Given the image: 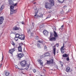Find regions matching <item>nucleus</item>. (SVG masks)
Here are the masks:
<instances>
[{"mask_svg": "<svg viewBox=\"0 0 76 76\" xmlns=\"http://www.w3.org/2000/svg\"><path fill=\"white\" fill-rule=\"evenodd\" d=\"M54 37H50V38L49 39V40L50 41L52 42H54L56 41V38L58 37V35L57 34H56V33H54V34H53Z\"/></svg>", "mask_w": 76, "mask_h": 76, "instance_id": "nucleus-1", "label": "nucleus"}, {"mask_svg": "<svg viewBox=\"0 0 76 76\" xmlns=\"http://www.w3.org/2000/svg\"><path fill=\"white\" fill-rule=\"evenodd\" d=\"M13 5H11L10 6V15H12L13 13H16L17 12V10H14V6Z\"/></svg>", "mask_w": 76, "mask_h": 76, "instance_id": "nucleus-2", "label": "nucleus"}, {"mask_svg": "<svg viewBox=\"0 0 76 76\" xmlns=\"http://www.w3.org/2000/svg\"><path fill=\"white\" fill-rule=\"evenodd\" d=\"M52 6L50 3L48 2L45 3V7L46 9H50Z\"/></svg>", "mask_w": 76, "mask_h": 76, "instance_id": "nucleus-3", "label": "nucleus"}, {"mask_svg": "<svg viewBox=\"0 0 76 76\" xmlns=\"http://www.w3.org/2000/svg\"><path fill=\"white\" fill-rule=\"evenodd\" d=\"M26 61L25 60H23L20 62V64L21 65L22 67H25L26 66Z\"/></svg>", "mask_w": 76, "mask_h": 76, "instance_id": "nucleus-4", "label": "nucleus"}, {"mask_svg": "<svg viewBox=\"0 0 76 76\" xmlns=\"http://www.w3.org/2000/svg\"><path fill=\"white\" fill-rule=\"evenodd\" d=\"M17 56L19 60H20V59H21V58L23 57L24 56V55L22 53H20L18 54Z\"/></svg>", "mask_w": 76, "mask_h": 76, "instance_id": "nucleus-5", "label": "nucleus"}, {"mask_svg": "<svg viewBox=\"0 0 76 76\" xmlns=\"http://www.w3.org/2000/svg\"><path fill=\"white\" fill-rule=\"evenodd\" d=\"M47 62L46 63L47 64H53L54 63V60L53 59H50L49 61H47Z\"/></svg>", "mask_w": 76, "mask_h": 76, "instance_id": "nucleus-6", "label": "nucleus"}, {"mask_svg": "<svg viewBox=\"0 0 76 76\" xmlns=\"http://www.w3.org/2000/svg\"><path fill=\"white\" fill-rule=\"evenodd\" d=\"M4 20V17L3 16H1L0 17V24L1 25L3 23V20Z\"/></svg>", "mask_w": 76, "mask_h": 76, "instance_id": "nucleus-7", "label": "nucleus"}, {"mask_svg": "<svg viewBox=\"0 0 76 76\" xmlns=\"http://www.w3.org/2000/svg\"><path fill=\"white\" fill-rule=\"evenodd\" d=\"M20 37H19V39H21V40H24L25 39V36L24 34H21L20 35Z\"/></svg>", "mask_w": 76, "mask_h": 76, "instance_id": "nucleus-8", "label": "nucleus"}, {"mask_svg": "<svg viewBox=\"0 0 76 76\" xmlns=\"http://www.w3.org/2000/svg\"><path fill=\"white\" fill-rule=\"evenodd\" d=\"M43 32L44 35L45 36H47V35H48V31L46 30H45L44 31H43Z\"/></svg>", "mask_w": 76, "mask_h": 76, "instance_id": "nucleus-9", "label": "nucleus"}, {"mask_svg": "<svg viewBox=\"0 0 76 76\" xmlns=\"http://www.w3.org/2000/svg\"><path fill=\"white\" fill-rule=\"evenodd\" d=\"M15 48H13L10 50H9L10 53V54H13V53L15 51Z\"/></svg>", "mask_w": 76, "mask_h": 76, "instance_id": "nucleus-10", "label": "nucleus"}, {"mask_svg": "<svg viewBox=\"0 0 76 76\" xmlns=\"http://www.w3.org/2000/svg\"><path fill=\"white\" fill-rule=\"evenodd\" d=\"M49 2L52 6L54 5V0H49Z\"/></svg>", "mask_w": 76, "mask_h": 76, "instance_id": "nucleus-11", "label": "nucleus"}, {"mask_svg": "<svg viewBox=\"0 0 76 76\" xmlns=\"http://www.w3.org/2000/svg\"><path fill=\"white\" fill-rule=\"evenodd\" d=\"M13 29L14 31H17V30L19 29V28L17 26H15L13 28Z\"/></svg>", "mask_w": 76, "mask_h": 76, "instance_id": "nucleus-12", "label": "nucleus"}, {"mask_svg": "<svg viewBox=\"0 0 76 76\" xmlns=\"http://www.w3.org/2000/svg\"><path fill=\"white\" fill-rule=\"evenodd\" d=\"M9 4L11 6H13L14 4V3H13V1H12V0H10Z\"/></svg>", "mask_w": 76, "mask_h": 76, "instance_id": "nucleus-13", "label": "nucleus"}, {"mask_svg": "<svg viewBox=\"0 0 76 76\" xmlns=\"http://www.w3.org/2000/svg\"><path fill=\"white\" fill-rule=\"evenodd\" d=\"M18 49L19 52H22V48L21 47L18 46Z\"/></svg>", "mask_w": 76, "mask_h": 76, "instance_id": "nucleus-14", "label": "nucleus"}, {"mask_svg": "<svg viewBox=\"0 0 76 76\" xmlns=\"http://www.w3.org/2000/svg\"><path fill=\"white\" fill-rule=\"evenodd\" d=\"M38 61L40 63V64L41 66H43V64H43L42 61L41 60V59H39L38 60Z\"/></svg>", "mask_w": 76, "mask_h": 76, "instance_id": "nucleus-15", "label": "nucleus"}, {"mask_svg": "<svg viewBox=\"0 0 76 76\" xmlns=\"http://www.w3.org/2000/svg\"><path fill=\"white\" fill-rule=\"evenodd\" d=\"M37 13H38V11H37V12H35V15H34L35 19H37V17H38L39 16V15H37Z\"/></svg>", "mask_w": 76, "mask_h": 76, "instance_id": "nucleus-16", "label": "nucleus"}, {"mask_svg": "<svg viewBox=\"0 0 76 76\" xmlns=\"http://www.w3.org/2000/svg\"><path fill=\"white\" fill-rule=\"evenodd\" d=\"M53 30L54 34L55 33H56V34H57V32H56L55 31H56V27L55 26L53 27Z\"/></svg>", "mask_w": 76, "mask_h": 76, "instance_id": "nucleus-17", "label": "nucleus"}, {"mask_svg": "<svg viewBox=\"0 0 76 76\" xmlns=\"http://www.w3.org/2000/svg\"><path fill=\"white\" fill-rule=\"evenodd\" d=\"M70 68L69 67H67L66 69V70L67 72H69V71H70Z\"/></svg>", "mask_w": 76, "mask_h": 76, "instance_id": "nucleus-18", "label": "nucleus"}, {"mask_svg": "<svg viewBox=\"0 0 76 76\" xmlns=\"http://www.w3.org/2000/svg\"><path fill=\"white\" fill-rule=\"evenodd\" d=\"M69 54H64V55H63L62 56L63 57H68V56H69Z\"/></svg>", "mask_w": 76, "mask_h": 76, "instance_id": "nucleus-19", "label": "nucleus"}, {"mask_svg": "<svg viewBox=\"0 0 76 76\" xmlns=\"http://www.w3.org/2000/svg\"><path fill=\"white\" fill-rule=\"evenodd\" d=\"M45 57L47 56H50V54L49 53H46L45 54Z\"/></svg>", "mask_w": 76, "mask_h": 76, "instance_id": "nucleus-20", "label": "nucleus"}, {"mask_svg": "<svg viewBox=\"0 0 76 76\" xmlns=\"http://www.w3.org/2000/svg\"><path fill=\"white\" fill-rule=\"evenodd\" d=\"M65 0H58L59 3H63Z\"/></svg>", "mask_w": 76, "mask_h": 76, "instance_id": "nucleus-21", "label": "nucleus"}, {"mask_svg": "<svg viewBox=\"0 0 76 76\" xmlns=\"http://www.w3.org/2000/svg\"><path fill=\"white\" fill-rule=\"evenodd\" d=\"M53 53L54 54V56L56 55V48H53Z\"/></svg>", "mask_w": 76, "mask_h": 76, "instance_id": "nucleus-22", "label": "nucleus"}, {"mask_svg": "<svg viewBox=\"0 0 76 76\" xmlns=\"http://www.w3.org/2000/svg\"><path fill=\"white\" fill-rule=\"evenodd\" d=\"M20 35H19V34H17L16 35L15 37L17 38H19V37H20Z\"/></svg>", "mask_w": 76, "mask_h": 76, "instance_id": "nucleus-23", "label": "nucleus"}, {"mask_svg": "<svg viewBox=\"0 0 76 76\" xmlns=\"http://www.w3.org/2000/svg\"><path fill=\"white\" fill-rule=\"evenodd\" d=\"M10 42H11V44L13 46H15V43H14V42L12 41H11Z\"/></svg>", "mask_w": 76, "mask_h": 76, "instance_id": "nucleus-24", "label": "nucleus"}, {"mask_svg": "<svg viewBox=\"0 0 76 76\" xmlns=\"http://www.w3.org/2000/svg\"><path fill=\"white\" fill-rule=\"evenodd\" d=\"M5 74L6 76H7L9 75L10 74V73H9V72H6V73H5Z\"/></svg>", "mask_w": 76, "mask_h": 76, "instance_id": "nucleus-25", "label": "nucleus"}, {"mask_svg": "<svg viewBox=\"0 0 76 76\" xmlns=\"http://www.w3.org/2000/svg\"><path fill=\"white\" fill-rule=\"evenodd\" d=\"M37 43L39 44V43H40L41 44H42L43 42L42 41L39 40L37 41Z\"/></svg>", "mask_w": 76, "mask_h": 76, "instance_id": "nucleus-26", "label": "nucleus"}, {"mask_svg": "<svg viewBox=\"0 0 76 76\" xmlns=\"http://www.w3.org/2000/svg\"><path fill=\"white\" fill-rule=\"evenodd\" d=\"M23 45V43H20L19 44V47H22V45Z\"/></svg>", "mask_w": 76, "mask_h": 76, "instance_id": "nucleus-27", "label": "nucleus"}, {"mask_svg": "<svg viewBox=\"0 0 76 76\" xmlns=\"http://www.w3.org/2000/svg\"><path fill=\"white\" fill-rule=\"evenodd\" d=\"M35 24H34V23H32V28L33 29V28H34Z\"/></svg>", "mask_w": 76, "mask_h": 76, "instance_id": "nucleus-28", "label": "nucleus"}, {"mask_svg": "<svg viewBox=\"0 0 76 76\" xmlns=\"http://www.w3.org/2000/svg\"><path fill=\"white\" fill-rule=\"evenodd\" d=\"M50 38H51V37H53V33H50Z\"/></svg>", "mask_w": 76, "mask_h": 76, "instance_id": "nucleus-29", "label": "nucleus"}, {"mask_svg": "<svg viewBox=\"0 0 76 76\" xmlns=\"http://www.w3.org/2000/svg\"><path fill=\"white\" fill-rule=\"evenodd\" d=\"M18 37H15L14 39H15V41H18Z\"/></svg>", "mask_w": 76, "mask_h": 76, "instance_id": "nucleus-30", "label": "nucleus"}, {"mask_svg": "<svg viewBox=\"0 0 76 76\" xmlns=\"http://www.w3.org/2000/svg\"><path fill=\"white\" fill-rule=\"evenodd\" d=\"M60 50H61V53H62V54H63V53H64V52L63 51L64 50V49H63L62 50H61V49Z\"/></svg>", "mask_w": 76, "mask_h": 76, "instance_id": "nucleus-31", "label": "nucleus"}, {"mask_svg": "<svg viewBox=\"0 0 76 76\" xmlns=\"http://www.w3.org/2000/svg\"><path fill=\"white\" fill-rule=\"evenodd\" d=\"M37 46L38 48H41V46H40V44L39 43L37 44Z\"/></svg>", "mask_w": 76, "mask_h": 76, "instance_id": "nucleus-32", "label": "nucleus"}, {"mask_svg": "<svg viewBox=\"0 0 76 76\" xmlns=\"http://www.w3.org/2000/svg\"><path fill=\"white\" fill-rule=\"evenodd\" d=\"M4 6L2 5L1 6V10H3V9H4Z\"/></svg>", "mask_w": 76, "mask_h": 76, "instance_id": "nucleus-33", "label": "nucleus"}, {"mask_svg": "<svg viewBox=\"0 0 76 76\" xmlns=\"http://www.w3.org/2000/svg\"><path fill=\"white\" fill-rule=\"evenodd\" d=\"M61 14H62V15H64V11H62L61 12Z\"/></svg>", "mask_w": 76, "mask_h": 76, "instance_id": "nucleus-34", "label": "nucleus"}, {"mask_svg": "<svg viewBox=\"0 0 76 76\" xmlns=\"http://www.w3.org/2000/svg\"><path fill=\"white\" fill-rule=\"evenodd\" d=\"M60 64L61 65V66H63V63L62 62H60Z\"/></svg>", "mask_w": 76, "mask_h": 76, "instance_id": "nucleus-35", "label": "nucleus"}, {"mask_svg": "<svg viewBox=\"0 0 76 76\" xmlns=\"http://www.w3.org/2000/svg\"><path fill=\"white\" fill-rule=\"evenodd\" d=\"M33 71L34 73H35L37 72V70L35 69H33Z\"/></svg>", "mask_w": 76, "mask_h": 76, "instance_id": "nucleus-36", "label": "nucleus"}, {"mask_svg": "<svg viewBox=\"0 0 76 76\" xmlns=\"http://www.w3.org/2000/svg\"><path fill=\"white\" fill-rule=\"evenodd\" d=\"M35 39L37 40H38L39 39V37L38 36H36L35 37Z\"/></svg>", "mask_w": 76, "mask_h": 76, "instance_id": "nucleus-37", "label": "nucleus"}, {"mask_svg": "<svg viewBox=\"0 0 76 76\" xmlns=\"http://www.w3.org/2000/svg\"><path fill=\"white\" fill-rule=\"evenodd\" d=\"M64 44L63 43V46L61 48V50H63V48H64Z\"/></svg>", "mask_w": 76, "mask_h": 76, "instance_id": "nucleus-38", "label": "nucleus"}, {"mask_svg": "<svg viewBox=\"0 0 76 76\" xmlns=\"http://www.w3.org/2000/svg\"><path fill=\"white\" fill-rule=\"evenodd\" d=\"M66 60L67 61H69V56L67 57V58H66Z\"/></svg>", "mask_w": 76, "mask_h": 76, "instance_id": "nucleus-39", "label": "nucleus"}, {"mask_svg": "<svg viewBox=\"0 0 76 76\" xmlns=\"http://www.w3.org/2000/svg\"><path fill=\"white\" fill-rule=\"evenodd\" d=\"M39 27L40 28H43V25H41Z\"/></svg>", "mask_w": 76, "mask_h": 76, "instance_id": "nucleus-40", "label": "nucleus"}, {"mask_svg": "<svg viewBox=\"0 0 76 76\" xmlns=\"http://www.w3.org/2000/svg\"><path fill=\"white\" fill-rule=\"evenodd\" d=\"M56 46L57 47H58V46H59V43H57L56 44Z\"/></svg>", "mask_w": 76, "mask_h": 76, "instance_id": "nucleus-41", "label": "nucleus"}, {"mask_svg": "<svg viewBox=\"0 0 76 76\" xmlns=\"http://www.w3.org/2000/svg\"><path fill=\"white\" fill-rule=\"evenodd\" d=\"M47 48V46H45L44 47V49L45 50H46Z\"/></svg>", "mask_w": 76, "mask_h": 76, "instance_id": "nucleus-42", "label": "nucleus"}, {"mask_svg": "<svg viewBox=\"0 0 76 76\" xmlns=\"http://www.w3.org/2000/svg\"><path fill=\"white\" fill-rule=\"evenodd\" d=\"M63 27H64V25H62L61 27V29H63Z\"/></svg>", "mask_w": 76, "mask_h": 76, "instance_id": "nucleus-43", "label": "nucleus"}, {"mask_svg": "<svg viewBox=\"0 0 76 76\" xmlns=\"http://www.w3.org/2000/svg\"><path fill=\"white\" fill-rule=\"evenodd\" d=\"M2 60H3V58L4 57V56H3V53L2 54Z\"/></svg>", "mask_w": 76, "mask_h": 76, "instance_id": "nucleus-44", "label": "nucleus"}, {"mask_svg": "<svg viewBox=\"0 0 76 76\" xmlns=\"http://www.w3.org/2000/svg\"><path fill=\"white\" fill-rule=\"evenodd\" d=\"M66 7H67V6H66L65 5L64 7L63 8H64V9H66Z\"/></svg>", "mask_w": 76, "mask_h": 76, "instance_id": "nucleus-45", "label": "nucleus"}, {"mask_svg": "<svg viewBox=\"0 0 76 76\" xmlns=\"http://www.w3.org/2000/svg\"><path fill=\"white\" fill-rule=\"evenodd\" d=\"M28 67L27 66L26 68L25 69L26 70H28Z\"/></svg>", "mask_w": 76, "mask_h": 76, "instance_id": "nucleus-46", "label": "nucleus"}, {"mask_svg": "<svg viewBox=\"0 0 76 76\" xmlns=\"http://www.w3.org/2000/svg\"><path fill=\"white\" fill-rule=\"evenodd\" d=\"M43 14H41L40 15V17L41 18H42V17H43Z\"/></svg>", "mask_w": 76, "mask_h": 76, "instance_id": "nucleus-47", "label": "nucleus"}, {"mask_svg": "<svg viewBox=\"0 0 76 76\" xmlns=\"http://www.w3.org/2000/svg\"><path fill=\"white\" fill-rule=\"evenodd\" d=\"M31 36H33V35H34V33H31Z\"/></svg>", "mask_w": 76, "mask_h": 76, "instance_id": "nucleus-48", "label": "nucleus"}, {"mask_svg": "<svg viewBox=\"0 0 76 76\" xmlns=\"http://www.w3.org/2000/svg\"><path fill=\"white\" fill-rule=\"evenodd\" d=\"M17 5V3H15V4H14L13 5V6H16Z\"/></svg>", "mask_w": 76, "mask_h": 76, "instance_id": "nucleus-49", "label": "nucleus"}, {"mask_svg": "<svg viewBox=\"0 0 76 76\" xmlns=\"http://www.w3.org/2000/svg\"><path fill=\"white\" fill-rule=\"evenodd\" d=\"M30 31H31L30 29L27 30L28 33V32H30Z\"/></svg>", "mask_w": 76, "mask_h": 76, "instance_id": "nucleus-50", "label": "nucleus"}, {"mask_svg": "<svg viewBox=\"0 0 76 76\" xmlns=\"http://www.w3.org/2000/svg\"><path fill=\"white\" fill-rule=\"evenodd\" d=\"M30 66V64H29L27 66L29 68V67Z\"/></svg>", "mask_w": 76, "mask_h": 76, "instance_id": "nucleus-51", "label": "nucleus"}, {"mask_svg": "<svg viewBox=\"0 0 76 76\" xmlns=\"http://www.w3.org/2000/svg\"><path fill=\"white\" fill-rule=\"evenodd\" d=\"M21 23H22V24H23H23H24V22H23V21L21 22Z\"/></svg>", "mask_w": 76, "mask_h": 76, "instance_id": "nucleus-52", "label": "nucleus"}, {"mask_svg": "<svg viewBox=\"0 0 76 76\" xmlns=\"http://www.w3.org/2000/svg\"><path fill=\"white\" fill-rule=\"evenodd\" d=\"M70 12V10H69L67 12V13H69Z\"/></svg>", "mask_w": 76, "mask_h": 76, "instance_id": "nucleus-53", "label": "nucleus"}, {"mask_svg": "<svg viewBox=\"0 0 76 76\" xmlns=\"http://www.w3.org/2000/svg\"><path fill=\"white\" fill-rule=\"evenodd\" d=\"M2 66V64H1L0 65V69L1 67V66Z\"/></svg>", "mask_w": 76, "mask_h": 76, "instance_id": "nucleus-54", "label": "nucleus"}, {"mask_svg": "<svg viewBox=\"0 0 76 76\" xmlns=\"http://www.w3.org/2000/svg\"><path fill=\"white\" fill-rule=\"evenodd\" d=\"M29 75H30V76H32V74H30Z\"/></svg>", "mask_w": 76, "mask_h": 76, "instance_id": "nucleus-55", "label": "nucleus"}, {"mask_svg": "<svg viewBox=\"0 0 76 76\" xmlns=\"http://www.w3.org/2000/svg\"><path fill=\"white\" fill-rule=\"evenodd\" d=\"M24 69H20L21 70H24Z\"/></svg>", "mask_w": 76, "mask_h": 76, "instance_id": "nucleus-56", "label": "nucleus"}, {"mask_svg": "<svg viewBox=\"0 0 76 76\" xmlns=\"http://www.w3.org/2000/svg\"><path fill=\"white\" fill-rule=\"evenodd\" d=\"M37 8H36L34 10H35L36 11V10H37Z\"/></svg>", "mask_w": 76, "mask_h": 76, "instance_id": "nucleus-57", "label": "nucleus"}, {"mask_svg": "<svg viewBox=\"0 0 76 76\" xmlns=\"http://www.w3.org/2000/svg\"><path fill=\"white\" fill-rule=\"evenodd\" d=\"M34 1H32V3H33V2H34Z\"/></svg>", "mask_w": 76, "mask_h": 76, "instance_id": "nucleus-58", "label": "nucleus"}, {"mask_svg": "<svg viewBox=\"0 0 76 76\" xmlns=\"http://www.w3.org/2000/svg\"><path fill=\"white\" fill-rule=\"evenodd\" d=\"M48 18H50V17H47L46 18V19H48Z\"/></svg>", "mask_w": 76, "mask_h": 76, "instance_id": "nucleus-59", "label": "nucleus"}, {"mask_svg": "<svg viewBox=\"0 0 76 76\" xmlns=\"http://www.w3.org/2000/svg\"><path fill=\"white\" fill-rule=\"evenodd\" d=\"M44 71H45V72L46 71V70H45V69H44Z\"/></svg>", "mask_w": 76, "mask_h": 76, "instance_id": "nucleus-60", "label": "nucleus"}, {"mask_svg": "<svg viewBox=\"0 0 76 76\" xmlns=\"http://www.w3.org/2000/svg\"><path fill=\"white\" fill-rule=\"evenodd\" d=\"M36 2H34V4H36Z\"/></svg>", "mask_w": 76, "mask_h": 76, "instance_id": "nucleus-61", "label": "nucleus"}, {"mask_svg": "<svg viewBox=\"0 0 76 76\" xmlns=\"http://www.w3.org/2000/svg\"><path fill=\"white\" fill-rule=\"evenodd\" d=\"M56 47V46H54V47Z\"/></svg>", "mask_w": 76, "mask_h": 76, "instance_id": "nucleus-62", "label": "nucleus"}, {"mask_svg": "<svg viewBox=\"0 0 76 76\" xmlns=\"http://www.w3.org/2000/svg\"><path fill=\"white\" fill-rule=\"evenodd\" d=\"M62 59H63V57L62 58Z\"/></svg>", "mask_w": 76, "mask_h": 76, "instance_id": "nucleus-63", "label": "nucleus"}, {"mask_svg": "<svg viewBox=\"0 0 76 76\" xmlns=\"http://www.w3.org/2000/svg\"><path fill=\"white\" fill-rule=\"evenodd\" d=\"M42 56H41V57H42Z\"/></svg>", "mask_w": 76, "mask_h": 76, "instance_id": "nucleus-64", "label": "nucleus"}]
</instances>
